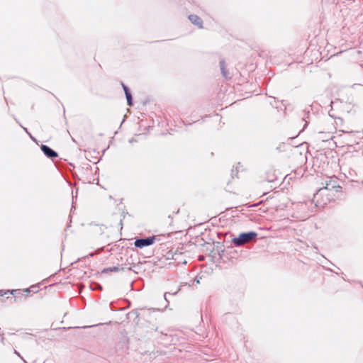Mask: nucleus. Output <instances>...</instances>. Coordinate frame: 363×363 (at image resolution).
<instances>
[{"mask_svg":"<svg viewBox=\"0 0 363 363\" xmlns=\"http://www.w3.org/2000/svg\"><path fill=\"white\" fill-rule=\"evenodd\" d=\"M257 233L254 232L244 233L233 239V242L238 246L245 245L255 240Z\"/></svg>","mask_w":363,"mask_h":363,"instance_id":"nucleus-1","label":"nucleus"},{"mask_svg":"<svg viewBox=\"0 0 363 363\" xmlns=\"http://www.w3.org/2000/svg\"><path fill=\"white\" fill-rule=\"evenodd\" d=\"M154 242V238H147L145 239H139L135 240V245L137 247L142 248L145 246H149L153 244Z\"/></svg>","mask_w":363,"mask_h":363,"instance_id":"nucleus-2","label":"nucleus"},{"mask_svg":"<svg viewBox=\"0 0 363 363\" xmlns=\"http://www.w3.org/2000/svg\"><path fill=\"white\" fill-rule=\"evenodd\" d=\"M189 19L192 24L195 25L198 28H202L203 21L198 16L194 14L189 15Z\"/></svg>","mask_w":363,"mask_h":363,"instance_id":"nucleus-3","label":"nucleus"},{"mask_svg":"<svg viewBox=\"0 0 363 363\" xmlns=\"http://www.w3.org/2000/svg\"><path fill=\"white\" fill-rule=\"evenodd\" d=\"M41 150L48 157H55L57 156V154L55 151L46 145H42Z\"/></svg>","mask_w":363,"mask_h":363,"instance_id":"nucleus-4","label":"nucleus"},{"mask_svg":"<svg viewBox=\"0 0 363 363\" xmlns=\"http://www.w3.org/2000/svg\"><path fill=\"white\" fill-rule=\"evenodd\" d=\"M123 89L125 91V96H126L128 104L129 106H131L132 105V97H131L130 93L129 92L128 89L125 85H123Z\"/></svg>","mask_w":363,"mask_h":363,"instance_id":"nucleus-5","label":"nucleus"},{"mask_svg":"<svg viewBox=\"0 0 363 363\" xmlns=\"http://www.w3.org/2000/svg\"><path fill=\"white\" fill-rule=\"evenodd\" d=\"M220 69H221V72H222L223 75L225 77H227V71H226V67H225V63L223 61H221L220 62Z\"/></svg>","mask_w":363,"mask_h":363,"instance_id":"nucleus-6","label":"nucleus"},{"mask_svg":"<svg viewBox=\"0 0 363 363\" xmlns=\"http://www.w3.org/2000/svg\"><path fill=\"white\" fill-rule=\"evenodd\" d=\"M15 291L12 290V291H2V290H0V296H4L8 294H13L14 293Z\"/></svg>","mask_w":363,"mask_h":363,"instance_id":"nucleus-7","label":"nucleus"}]
</instances>
